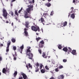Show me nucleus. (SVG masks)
<instances>
[{"mask_svg": "<svg viewBox=\"0 0 79 79\" xmlns=\"http://www.w3.org/2000/svg\"><path fill=\"white\" fill-rule=\"evenodd\" d=\"M11 25H12V26H13V25H14L13 23V22L12 23Z\"/></svg>", "mask_w": 79, "mask_h": 79, "instance_id": "61", "label": "nucleus"}, {"mask_svg": "<svg viewBox=\"0 0 79 79\" xmlns=\"http://www.w3.org/2000/svg\"><path fill=\"white\" fill-rule=\"evenodd\" d=\"M63 68V66L62 65H60V66L59 67V69H61V68Z\"/></svg>", "mask_w": 79, "mask_h": 79, "instance_id": "46", "label": "nucleus"}, {"mask_svg": "<svg viewBox=\"0 0 79 79\" xmlns=\"http://www.w3.org/2000/svg\"><path fill=\"white\" fill-rule=\"evenodd\" d=\"M23 10V8H22L21 9L19 10L18 11V13H21V11Z\"/></svg>", "mask_w": 79, "mask_h": 79, "instance_id": "37", "label": "nucleus"}, {"mask_svg": "<svg viewBox=\"0 0 79 79\" xmlns=\"http://www.w3.org/2000/svg\"><path fill=\"white\" fill-rule=\"evenodd\" d=\"M27 29L26 28H25L24 29V32L27 31Z\"/></svg>", "mask_w": 79, "mask_h": 79, "instance_id": "49", "label": "nucleus"}, {"mask_svg": "<svg viewBox=\"0 0 79 79\" xmlns=\"http://www.w3.org/2000/svg\"><path fill=\"white\" fill-rule=\"evenodd\" d=\"M17 74H18V72H17V71H15L14 73V77H16Z\"/></svg>", "mask_w": 79, "mask_h": 79, "instance_id": "25", "label": "nucleus"}, {"mask_svg": "<svg viewBox=\"0 0 79 79\" xmlns=\"http://www.w3.org/2000/svg\"><path fill=\"white\" fill-rule=\"evenodd\" d=\"M57 27H62L61 25V24L59 23V24H58L57 26Z\"/></svg>", "mask_w": 79, "mask_h": 79, "instance_id": "26", "label": "nucleus"}, {"mask_svg": "<svg viewBox=\"0 0 79 79\" xmlns=\"http://www.w3.org/2000/svg\"><path fill=\"white\" fill-rule=\"evenodd\" d=\"M76 12V10H72L70 13H72L73 14H74V13Z\"/></svg>", "mask_w": 79, "mask_h": 79, "instance_id": "27", "label": "nucleus"}, {"mask_svg": "<svg viewBox=\"0 0 79 79\" xmlns=\"http://www.w3.org/2000/svg\"><path fill=\"white\" fill-rule=\"evenodd\" d=\"M6 23H9V22H8V21H6Z\"/></svg>", "mask_w": 79, "mask_h": 79, "instance_id": "57", "label": "nucleus"}, {"mask_svg": "<svg viewBox=\"0 0 79 79\" xmlns=\"http://www.w3.org/2000/svg\"><path fill=\"white\" fill-rule=\"evenodd\" d=\"M11 40L13 43H15L16 42V38H12L11 39Z\"/></svg>", "mask_w": 79, "mask_h": 79, "instance_id": "17", "label": "nucleus"}, {"mask_svg": "<svg viewBox=\"0 0 79 79\" xmlns=\"http://www.w3.org/2000/svg\"><path fill=\"white\" fill-rule=\"evenodd\" d=\"M24 33L25 34V35L26 37H27L28 35V32H27V31H24Z\"/></svg>", "mask_w": 79, "mask_h": 79, "instance_id": "22", "label": "nucleus"}, {"mask_svg": "<svg viewBox=\"0 0 79 79\" xmlns=\"http://www.w3.org/2000/svg\"><path fill=\"white\" fill-rule=\"evenodd\" d=\"M34 2H35L34 0H32V2L33 3H34Z\"/></svg>", "mask_w": 79, "mask_h": 79, "instance_id": "58", "label": "nucleus"}, {"mask_svg": "<svg viewBox=\"0 0 79 79\" xmlns=\"http://www.w3.org/2000/svg\"><path fill=\"white\" fill-rule=\"evenodd\" d=\"M29 68H31V69L32 68V66H31V64H28V65H26V67L27 68L28 70H29Z\"/></svg>", "mask_w": 79, "mask_h": 79, "instance_id": "11", "label": "nucleus"}, {"mask_svg": "<svg viewBox=\"0 0 79 79\" xmlns=\"http://www.w3.org/2000/svg\"><path fill=\"white\" fill-rule=\"evenodd\" d=\"M15 1L16 0H12L11 1V3H13V2H15Z\"/></svg>", "mask_w": 79, "mask_h": 79, "instance_id": "52", "label": "nucleus"}, {"mask_svg": "<svg viewBox=\"0 0 79 79\" xmlns=\"http://www.w3.org/2000/svg\"><path fill=\"white\" fill-rule=\"evenodd\" d=\"M25 27L26 28H29L28 26H29V22L27 21L25 22Z\"/></svg>", "mask_w": 79, "mask_h": 79, "instance_id": "12", "label": "nucleus"}, {"mask_svg": "<svg viewBox=\"0 0 79 79\" xmlns=\"http://www.w3.org/2000/svg\"><path fill=\"white\" fill-rule=\"evenodd\" d=\"M19 79H23V77L21 76V75H20L19 77Z\"/></svg>", "mask_w": 79, "mask_h": 79, "instance_id": "34", "label": "nucleus"}, {"mask_svg": "<svg viewBox=\"0 0 79 79\" xmlns=\"http://www.w3.org/2000/svg\"><path fill=\"white\" fill-rule=\"evenodd\" d=\"M35 69L36 70H35V72H37L39 71V69H38V67H37V68H36Z\"/></svg>", "mask_w": 79, "mask_h": 79, "instance_id": "29", "label": "nucleus"}, {"mask_svg": "<svg viewBox=\"0 0 79 79\" xmlns=\"http://www.w3.org/2000/svg\"><path fill=\"white\" fill-rule=\"evenodd\" d=\"M46 6H47L48 7H50L51 6V4L50 3H47L46 4Z\"/></svg>", "mask_w": 79, "mask_h": 79, "instance_id": "24", "label": "nucleus"}, {"mask_svg": "<svg viewBox=\"0 0 79 79\" xmlns=\"http://www.w3.org/2000/svg\"><path fill=\"white\" fill-rule=\"evenodd\" d=\"M70 17L72 19H74L75 18V14H72Z\"/></svg>", "mask_w": 79, "mask_h": 79, "instance_id": "20", "label": "nucleus"}, {"mask_svg": "<svg viewBox=\"0 0 79 79\" xmlns=\"http://www.w3.org/2000/svg\"><path fill=\"white\" fill-rule=\"evenodd\" d=\"M10 5H11V6H13V4H12V3H10Z\"/></svg>", "mask_w": 79, "mask_h": 79, "instance_id": "62", "label": "nucleus"}, {"mask_svg": "<svg viewBox=\"0 0 79 79\" xmlns=\"http://www.w3.org/2000/svg\"><path fill=\"white\" fill-rule=\"evenodd\" d=\"M15 19H16V21H18V17H16Z\"/></svg>", "mask_w": 79, "mask_h": 79, "instance_id": "56", "label": "nucleus"}, {"mask_svg": "<svg viewBox=\"0 0 79 79\" xmlns=\"http://www.w3.org/2000/svg\"><path fill=\"white\" fill-rule=\"evenodd\" d=\"M1 47H3V44H1Z\"/></svg>", "mask_w": 79, "mask_h": 79, "instance_id": "60", "label": "nucleus"}, {"mask_svg": "<svg viewBox=\"0 0 79 79\" xmlns=\"http://www.w3.org/2000/svg\"><path fill=\"white\" fill-rule=\"evenodd\" d=\"M13 48L14 50H16V47L15 46H13Z\"/></svg>", "mask_w": 79, "mask_h": 79, "instance_id": "41", "label": "nucleus"}, {"mask_svg": "<svg viewBox=\"0 0 79 79\" xmlns=\"http://www.w3.org/2000/svg\"><path fill=\"white\" fill-rule=\"evenodd\" d=\"M40 20L41 22L42 23H43L44 25V23L43 22H45V20H44V18H42V17L41 18Z\"/></svg>", "mask_w": 79, "mask_h": 79, "instance_id": "21", "label": "nucleus"}, {"mask_svg": "<svg viewBox=\"0 0 79 79\" xmlns=\"http://www.w3.org/2000/svg\"><path fill=\"white\" fill-rule=\"evenodd\" d=\"M41 72L42 73H45V70H44L43 69H41Z\"/></svg>", "mask_w": 79, "mask_h": 79, "instance_id": "35", "label": "nucleus"}, {"mask_svg": "<svg viewBox=\"0 0 79 79\" xmlns=\"http://www.w3.org/2000/svg\"><path fill=\"white\" fill-rule=\"evenodd\" d=\"M45 68L46 70H49V68H48V67L47 65H46L45 66Z\"/></svg>", "mask_w": 79, "mask_h": 79, "instance_id": "30", "label": "nucleus"}, {"mask_svg": "<svg viewBox=\"0 0 79 79\" xmlns=\"http://www.w3.org/2000/svg\"><path fill=\"white\" fill-rule=\"evenodd\" d=\"M49 79H55L54 77H52Z\"/></svg>", "mask_w": 79, "mask_h": 79, "instance_id": "51", "label": "nucleus"}, {"mask_svg": "<svg viewBox=\"0 0 79 79\" xmlns=\"http://www.w3.org/2000/svg\"><path fill=\"white\" fill-rule=\"evenodd\" d=\"M2 60V58L1 56H0V63Z\"/></svg>", "mask_w": 79, "mask_h": 79, "instance_id": "50", "label": "nucleus"}, {"mask_svg": "<svg viewBox=\"0 0 79 79\" xmlns=\"http://www.w3.org/2000/svg\"><path fill=\"white\" fill-rule=\"evenodd\" d=\"M28 8H27L26 10V11L27 13H30L31 14V8L29 7V6H28Z\"/></svg>", "mask_w": 79, "mask_h": 79, "instance_id": "7", "label": "nucleus"}, {"mask_svg": "<svg viewBox=\"0 0 79 79\" xmlns=\"http://www.w3.org/2000/svg\"><path fill=\"white\" fill-rule=\"evenodd\" d=\"M15 14L17 16H19V15L18 14V11L17 10H16L15 11Z\"/></svg>", "mask_w": 79, "mask_h": 79, "instance_id": "39", "label": "nucleus"}, {"mask_svg": "<svg viewBox=\"0 0 79 79\" xmlns=\"http://www.w3.org/2000/svg\"><path fill=\"white\" fill-rule=\"evenodd\" d=\"M68 15V18H69V16H70V15H71V13H69Z\"/></svg>", "mask_w": 79, "mask_h": 79, "instance_id": "53", "label": "nucleus"}, {"mask_svg": "<svg viewBox=\"0 0 79 79\" xmlns=\"http://www.w3.org/2000/svg\"><path fill=\"white\" fill-rule=\"evenodd\" d=\"M13 55L14 57V60L15 61V60H16L17 59V54H16V52H15V54L14 55L13 54Z\"/></svg>", "mask_w": 79, "mask_h": 79, "instance_id": "10", "label": "nucleus"}, {"mask_svg": "<svg viewBox=\"0 0 79 79\" xmlns=\"http://www.w3.org/2000/svg\"><path fill=\"white\" fill-rule=\"evenodd\" d=\"M31 28L32 31H35V32H37V31H38V32H40V28H39V27L38 26L35 27L33 25L31 27Z\"/></svg>", "mask_w": 79, "mask_h": 79, "instance_id": "2", "label": "nucleus"}, {"mask_svg": "<svg viewBox=\"0 0 79 79\" xmlns=\"http://www.w3.org/2000/svg\"><path fill=\"white\" fill-rule=\"evenodd\" d=\"M67 25V22H65L64 23V27Z\"/></svg>", "mask_w": 79, "mask_h": 79, "instance_id": "33", "label": "nucleus"}, {"mask_svg": "<svg viewBox=\"0 0 79 79\" xmlns=\"http://www.w3.org/2000/svg\"><path fill=\"white\" fill-rule=\"evenodd\" d=\"M20 49L19 50V52H20V53L22 54L23 50L24 48V45L23 44L21 47H20Z\"/></svg>", "mask_w": 79, "mask_h": 79, "instance_id": "8", "label": "nucleus"}, {"mask_svg": "<svg viewBox=\"0 0 79 79\" xmlns=\"http://www.w3.org/2000/svg\"><path fill=\"white\" fill-rule=\"evenodd\" d=\"M55 71L56 72H58V71H59V69H58V68H56L55 69Z\"/></svg>", "mask_w": 79, "mask_h": 79, "instance_id": "44", "label": "nucleus"}, {"mask_svg": "<svg viewBox=\"0 0 79 79\" xmlns=\"http://www.w3.org/2000/svg\"><path fill=\"white\" fill-rule=\"evenodd\" d=\"M51 12L53 14V11H51Z\"/></svg>", "mask_w": 79, "mask_h": 79, "instance_id": "63", "label": "nucleus"}, {"mask_svg": "<svg viewBox=\"0 0 79 79\" xmlns=\"http://www.w3.org/2000/svg\"><path fill=\"white\" fill-rule=\"evenodd\" d=\"M42 56L44 58H46L47 56L45 54V52H43L42 53Z\"/></svg>", "mask_w": 79, "mask_h": 79, "instance_id": "16", "label": "nucleus"}, {"mask_svg": "<svg viewBox=\"0 0 79 79\" xmlns=\"http://www.w3.org/2000/svg\"><path fill=\"white\" fill-rule=\"evenodd\" d=\"M44 43L45 42L43 40L40 41L39 43V45L40 47V48H43L44 47Z\"/></svg>", "mask_w": 79, "mask_h": 79, "instance_id": "5", "label": "nucleus"}, {"mask_svg": "<svg viewBox=\"0 0 79 79\" xmlns=\"http://www.w3.org/2000/svg\"><path fill=\"white\" fill-rule=\"evenodd\" d=\"M53 14L52 13V12H51V14H50V15H51V16H52V15H53Z\"/></svg>", "mask_w": 79, "mask_h": 79, "instance_id": "59", "label": "nucleus"}, {"mask_svg": "<svg viewBox=\"0 0 79 79\" xmlns=\"http://www.w3.org/2000/svg\"><path fill=\"white\" fill-rule=\"evenodd\" d=\"M60 24H61V26H62V27H64V23L61 22Z\"/></svg>", "mask_w": 79, "mask_h": 79, "instance_id": "40", "label": "nucleus"}, {"mask_svg": "<svg viewBox=\"0 0 79 79\" xmlns=\"http://www.w3.org/2000/svg\"><path fill=\"white\" fill-rule=\"evenodd\" d=\"M67 61V59H64L63 60V62H64V63H66Z\"/></svg>", "mask_w": 79, "mask_h": 79, "instance_id": "45", "label": "nucleus"}, {"mask_svg": "<svg viewBox=\"0 0 79 79\" xmlns=\"http://www.w3.org/2000/svg\"><path fill=\"white\" fill-rule=\"evenodd\" d=\"M71 10H73V9H74V8L73 7H72L71 8Z\"/></svg>", "mask_w": 79, "mask_h": 79, "instance_id": "55", "label": "nucleus"}, {"mask_svg": "<svg viewBox=\"0 0 79 79\" xmlns=\"http://www.w3.org/2000/svg\"><path fill=\"white\" fill-rule=\"evenodd\" d=\"M42 67H43V65H42V64H41V65H40V69H42Z\"/></svg>", "mask_w": 79, "mask_h": 79, "instance_id": "42", "label": "nucleus"}, {"mask_svg": "<svg viewBox=\"0 0 79 79\" xmlns=\"http://www.w3.org/2000/svg\"><path fill=\"white\" fill-rule=\"evenodd\" d=\"M21 74L23 76V78L24 79H29L27 78V75H26L24 73L22 72L21 73Z\"/></svg>", "mask_w": 79, "mask_h": 79, "instance_id": "6", "label": "nucleus"}, {"mask_svg": "<svg viewBox=\"0 0 79 79\" xmlns=\"http://www.w3.org/2000/svg\"><path fill=\"white\" fill-rule=\"evenodd\" d=\"M38 52L42 54V50L40 49L38 50Z\"/></svg>", "mask_w": 79, "mask_h": 79, "instance_id": "38", "label": "nucleus"}, {"mask_svg": "<svg viewBox=\"0 0 79 79\" xmlns=\"http://www.w3.org/2000/svg\"><path fill=\"white\" fill-rule=\"evenodd\" d=\"M64 76L63 75H60L58 77V78L59 79H64Z\"/></svg>", "mask_w": 79, "mask_h": 79, "instance_id": "15", "label": "nucleus"}, {"mask_svg": "<svg viewBox=\"0 0 79 79\" xmlns=\"http://www.w3.org/2000/svg\"><path fill=\"white\" fill-rule=\"evenodd\" d=\"M68 48L69 49V50H68V53H69H69L70 52H71L72 51V49L70 47H68Z\"/></svg>", "mask_w": 79, "mask_h": 79, "instance_id": "19", "label": "nucleus"}, {"mask_svg": "<svg viewBox=\"0 0 79 79\" xmlns=\"http://www.w3.org/2000/svg\"><path fill=\"white\" fill-rule=\"evenodd\" d=\"M9 47H7L6 49V52H9Z\"/></svg>", "mask_w": 79, "mask_h": 79, "instance_id": "32", "label": "nucleus"}, {"mask_svg": "<svg viewBox=\"0 0 79 79\" xmlns=\"http://www.w3.org/2000/svg\"><path fill=\"white\" fill-rule=\"evenodd\" d=\"M33 6H30V8H31V11H33Z\"/></svg>", "mask_w": 79, "mask_h": 79, "instance_id": "31", "label": "nucleus"}, {"mask_svg": "<svg viewBox=\"0 0 79 79\" xmlns=\"http://www.w3.org/2000/svg\"><path fill=\"white\" fill-rule=\"evenodd\" d=\"M7 71L6 70V69L5 68H3L2 70L3 73H4V74H6V72H7Z\"/></svg>", "mask_w": 79, "mask_h": 79, "instance_id": "13", "label": "nucleus"}, {"mask_svg": "<svg viewBox=\"0 0 79 79\" xmlns=\"http://www.w3.org/2000/svg\"><path fill=\"white\" fill-rule=\"evenodd\" d=\"M31 48L30 47H28L26 51V55H27L26 56H27L28 55V58L30 60H32V57H33V54L31 53V50H30Z\"/></svg>", "mask_w": 79, "mask_h": 79, "instance_id": "1", "label": "nucleus"}, {"mask_svg": "<svg viewBox=\"0 0 79 79\" xmlns=\"http://www.w3.org/2000/svg\"><path fill=\"white\" fill-rule=\"evenodd\" d=\"M24 17H25V18H30V15L28 14V13H27V11H24Z\"/></svg>", "mask_w": 79, "mask_h": 79, "instance_id": "4", "label": "nucleus"}, {"mask_svg": "<svg viewBox=\"0 0 79 79\" xmlns=\"http://www.w3.org/2000/svg\"><path fill=\"white\" fill-rule=\"evenodd\" d=\"M36 65L37 66V67L38 68V66H39V63H38V62H37L36 63Z\"/></svg>", "mask_w": 79, "mask_h": 79, "instance_id": "48", "label": "nucleus"}, {"mask_svg": "<svg viewBox=\"0 0 79 79\" xmlns=\"http://www.w3.org/2000/svg\"><path fill=\"white\" fill-rule=\"evenodd\" d=\"M36 39L37 42H39V41L40 40V39H41V38L40 37H39L36 38Z\"/></svg>", "mask_w": 79, "mask_h": 79, "instance_id": "28", "label": "nucleus"}, {"mask_svg": "<svg viewBox=\"0 0 79 79\" xmlns=\"http://www.w3.org/2000/svg\"><path fill=\"white\" fill-rule=\"evenodd\" d=\"M75 2H76V0H73V2L75 3Z\"/></svg>", "mask_w": 79, "mask_h": 79, "instance_id": "54", "label": "nucleus"}, {"mask_svg": "<svg viewBox=\"0 0 79 79\" xmlns=\"http://www.w3.org/2000/svg\"><path fill=\"white\" fill-rule=\"evenodd\" d=\"M58 48L59 49H61V45H59L58 46Z\"/></svg>", "mask_w": 79, "mask_h": 79, "instance_id": "43", "label": "nucleus"}, {"mask_svg": "<svg viewBox=\"0 0 79 79\" xmlns=\"http://www.w3.org/2000/svg\"><path fill=\"white\" fill-rule=\"evenodd\" d=\"M8 43L7 44V47H9L11 45V42L10 41H8Z\"/></svg>", "mask_w": 79, "mask_h": 79, "instance_id": "23", "label": "nucleus"}, {"mask_svg": "<svg viewBox=\"0 0 79 79\" xmlns=\"http://www.w3.org/2000/svg\"><path fill=\"white\" fill-rule=\"evenodd\" d=\"M48 15V13H44L43 14V16L44 17V18H47Z\"/></svg>", "mask_w": 79, "mask_h": 79, "instance_id": "9", "label": "nucleus"}, {"mask_svg": "<svg viewBox=\"0 0 79 79\" xmlns=\"http://www.w3.org/2000/svg\"><path fill=\"white\" fill-rule=\"evenodd\" d=\"M2 15L4 17H5L6 19H7V15H8V13L6 11V10L3 8L2 10Z\"/></svg>", "mask_w": 79, "mask_h": 79, "instance_id": "3", "label": "nucleus"}, {"mask_svg": "<svg viewBox=\"0 0 79 79\" xmlns=\"http://www.w3.org/2000/svg\"><path fill=\"white\" fill-rule=\"evenodd\" d=\"M63 50L65 52H67L68 50V48H67V47H66L63 48Z\"/></svg>", "mask_w": 79, "mask_h": 79, "instance_id": "18", "label": "nucleus"}, {"mask_svg": "<svg viewBox=\"0 0 79 79\" xmlns=\"http://www.w3.org/2000/svg\"><path fill=\"white\" fill-rule=\"evenodd\" d=\"M11 16H13L14 15V13H13V12H11Z\"/></svg>", "mask_w": 79, "mask_h": 79, "instance_id": "47", "label": "nucleus"}, {"mask_svg": "<svg viewBox=\"0 0 79 79\" xmlns=\"http://www.w3.org/2000/svg\"><path fill=\"white\" fill-rule=\"evenodd\" d=\"M51 12L53 14V11H51Z\"/></svg>", "mask_w": 79, "mask_h": 79, "instance_id": "64", "label": "nucleus"}, {"mask_svg": "<svg viewBox=\"0 0 79 79\" xmlns=\"http://www.w3.org/2000/svg\"><path fill=\"white\" fill-rule=\"evenodd\" d=\"M71 53H72L73 55H76V51L73 50H72V52H71Z\"/></svg>", "mask_w": 79, "mask_h": 79, "instance_id": "14", "label": "nucleus"}, {"mask_svg": "<svg viewBox=\"0 0 79 79\" xmlns=\"http://www.w3.org/2000/svg\"><path fill=\"white\" fill-rule=\"evenodd\" d=\"M30 1L28 3H27V2L26 3V4L27 5V4H29V3H32V0H29V1Z\"/></svg>", "mask_w": 79, "mask_h": 79, "instance_id": "36", "label": "nucleus"}]
</instances>
